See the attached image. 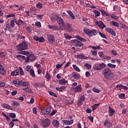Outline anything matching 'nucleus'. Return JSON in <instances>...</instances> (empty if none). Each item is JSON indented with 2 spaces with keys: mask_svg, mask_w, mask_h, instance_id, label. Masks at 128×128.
Here are the masks:
<instances>
[{
  "mask_svg": "<svg viewBox=\"0 0 128 128\" xmlns=\"http://www.w3.org/2000/svg\"><path fill=\"white\" fill-rule=\"evenodd\" d=\"M104 77L107 80H114V75L112 74V70L108 68H106L102 72Z\"/></svg>",
  "mask_w": 128,
  "mask_h": 128,
  "instance_id": "nucleus-1",
  "label": "nucleus"
},
{
  "mask_svg": "<svg viewBox=\"0 0 128 128\" xmlns=\"http://www.w3.org/2000/svg\"><path fill=\"white\" fill-rule=\"evenodd\" d=\"M28 44L26 41L22 42L16 46L17 50H18V52L20 50H28Z\"/></svg>",
  "mask_w": 128,
  "mask_h": 128,
  "instance_id": "nucleus-2",
  "label": "nucleus"
},
{
  "mask_svg": "<svg viewBox=\"0 0 128 128\" xmlns=\"http://www.w3.org/2000/svg\"><path fill=\"white\" fill-rule=\"evenodd\" d=\"M84 32L90 36H96V34L98 31L94 29L90 30L85 28L84 29Z\"/></svg>",
  "mask_w": 128,
  "mask_h": 128,
  "instance_id": "nucleus-3",
  "label": "nucleus"
},
{
  "mask_svg": "<svg viewBox=\"0 0 128 128\" xmlns=\"http://www.w3.org/2000/svg\"><path fill=\"white\" fill-rule=\"evenodd\" d=\"M51 110L50 106H47L44 108V110H41V112L42 114L48 115L50 114Z\"/></svg>",
  "mask_w": 128,
  "mask_h": 128,
  "instance_id": "nucleus-4",
  "label": "nucleus"
},
{
  "mask_svg": "<svg viewBox=\"0 0 128 128\" xmlns=\"http://www.w3.org/2000/svg\"><path fill=\"white\" fill-rule=\"evenodd\" d=\"M36 60V56H34V54H30L29 56H27L26 60V62H28L30 60V62H34Z\"/></svg>",
  "mask_w": 128,
  "mask_h": 128,
  "instance_id": "nucleus-5",
  "label": "nucleus"
},
{
  "mask_svg": "<svg viewBox=\"0 0 128 128\" xmlns=\"http://www.w3.org/2000/svg\"><path fill=\"white\" fill-rule=\"evenodd\" d=\"M55 16L56 18V20H58V24H59L60 26H62L66 27V24L64 23V20H62V18H60L58 15V14L55 15Z\"/></svg>",
  "mask_w": 128,
  "mask_h": 128,
  "instance_id": "nucleus-6",
  "label": "nucleus"
},
{
  "mask_svg": "<svg viewBox=\"0 0 128 128\" xmlns=\"http://www.w3.org/2000/svg\"><path fill=\"white\" fill-rule=\"evenodd\" d=\"M42 124L44 128H46L47 126H49L50 124V120L48 119H46L43 120L42 121Z\"/></svg>",
  "mask_w": 128,
  "mask_h": 128,
  "instance_id": "nucleus-7",
  "label": "nucleus"
},
{
  "mask_svg": "<svg viewBox=\"0 0 128 128\" xmlns=\"http://www.w3.org/2000/svg\"><path fill=\"white\" fill-rule=\"evenodd\" d=\"M106 30L107 32H109L112 36H116V31L114 30V29L110 28H106Z\"/></svg>",
  "mask_w": 128,
  "mask_h": 128,
  "instance_id": "nucleus-8",
  "label": "nucleus"
},
{
  "mask_svg": "<svg viewBox=\"0 0 128 128\" xmlns=\"http://www.w3.org/2000/svg\"><path fill=\"white\" fill-rule=\"evenodd\" d=\"M72 42H73L75 44H74V46H77L78 48H82V46H84V44H82V43L80 42L78 40H72Z\"/></svg>",
  "mask_w": 128,
  "mask_h": 128,
  "instance_id": "nucleus-9",
  "label": "nucleus"
},
{
  "mask_svg": "<svg viewBox=\"0 0 128 128\" xmlns=\"http://www.w3.org/2000/svg\"><path fill=\"white\" fill-rule=\"evenodd\" d=\"M48 40L52 44H54L56 40L54 39V36L52 34H49L48 36Z\"/></svg>",
  "mask_w": 128,
  "mask_h": 128,
  "instance_id": "nucleus-10",
  "label": "nucleus"
},
{
  "mask_svg": "<svg viewBox=\"0 0 128 128\" xmlns=\"http://www.w3.org/2000/svg\"><path fill=\"white\" fill-rule=\"evenodd\" d=\"M104 125L106 128H110L112 126V122H110L108 120H106Z\"/></svg>",
  "mask_w": 128,
  "mask_h": 128,
  "instance_id": "nucleus-11",
  "label": "nucleus"
},
{
  "mask_svg": "<svg viewBox=\"0 0 128 128\" xmlns=\"http://www.w3.org/2000/svg\"><path fill=\"white\" fill-rule=\"evenodd\" d=\"M96 24L98 26L99 28H102V30H103L104 28H106V25L104 24V22H102V21H96Z\"/></svg>",
  "mask_w": 128,
  "mask_h": 128,
  "instance_id": "nucleus-12",
  "label": "nucleus"
},
{
  "mask_svg": "<svg viewBox=\"0 0 128 128\" xmlns=\"http://www.w3.org/2000/svg\"><path fill=\"white\" fill-rule=\"evenodd\" d=\"M74 92H80L82 90V85L79 84L74 88Z\"/></svg>",
  "mask_w": 128,
  "mask_h": 128,
  "instance_id": "nucleus-13",
  "label": "nucleus"
},
{
  "mask_svg": "<svg viewBox=\"0 0 128 128\" xmlns=\"http://www.w3.org/2000/svg\"><path fill=\"white\" fill-rule=\"evenodd\" d=\"M18 74H20V70H14L10 74V76H18Z\"/></svg>",
  "mask_w": 128,
  "mask_h": 128,
  "instance_id": "nucleus-14",
  "label": "nucleus"
},
{
  "mask_svg": "<svg viewBox=\"0 0 128 128\" xmlns=\"http://www.w3.org/2000/svg\"><path fill=\"white\" fill-rule=\"evenodd\" d=\"M72 76L75 80H80V74H76L75 72H72Z\"/></svg>",
  "mask_w": 128,
  "mask_h": 128,
  "instance_id": "nucleus-15",
  "label": "nucleus"
},
{
  "mask_svg": "<svg viewBox=\"0 0 128 128\" xmlns=\"http://www.w3.org/2000/svg\"><path fill=\"white\" fill-rule=\"evenodd\" d=\"M52 124L55 128H58V126L60 125V122L56 120H54L52 122Z\"/></svg>",
  "mask_w": 128,
  "mask_h": 128,
  "instance_id": "nucleus-16",
  "label": "nucleus"
},
{
  "mask_svg": "<svg viewBox=\"0 0 128 128\" xmlns=\"http://www.w3.org/2000/svg\"><path fill=\"white\" fill-rule=\"evenodd\" d=\"M108 113H109V116H112L114 114V108H112L110 106H109V110H108Z\"/></svg>",
  "mask_w": 128,
  "mask_h": 128,
  "instance_id": "nucleus-17",
  "label": "nucleus"
},
{
  "mask_svg": "<svg viewBox=\"0 0 128 128\" xmlns=\"http://www.w3.org/2000/svg\"><path fill=\"white\" fill-rule=\"evenodd\" d=\"M64 122L65 124V126H70L74 124V120H64Z\"/></svg>",
  "mask_w": 128,
  "mask_h": 128,
  "instance_id": "nucleus-18",
  "label": "nucleus"
},
{
  "mask_svg": "<svg viewBox=\"0 0 128 128\" xmlns=\"http://www.w3.org/2000/svg\"><path fill=\"white\" fill-rule=\"evenodd\" d=\"M19 84H20V86H28V84H30L28 82H24V81H20Z\"/></svg>",
  "mask_w": 128,
  "mask_h": 128,
  "instance_id": "nucleus-19",
  "label": "nucleus"
},
{
  "mask_svg": "<svg viewBox=\"0 0 128 128\" xmlns=\"http://www.w3.org/2000/svg\"><path fill=\"white\" fill-rule=\"evenodd\" d=\"M48 28L54 30H58V26L56 25H48Z\"/></svg>",
  "mask_w": 128,
  "mask_h": 128,
  "instance_id": "nucleus-20",
  "label": "nucleus"
},
{
  "mask_svg": "<svg viewBox=\"0 0 128 128\" xmlns=\"http://www.w3.org/2000/svg\"><path fill=\"white\" fill-rule=\"evenodd\" d=\"M66 86H63L60 88H59V87L56 88V90H58V92H64V90H66Z\"/></svg>",
  "mask_w": 128,
  "mask_h": 128,
  "instance_id": "nucleus-21",
  "label": "nucleus"
},
{
  "mask_svg": "<svg viewBox=\"0 0 128 128\" xmlns=\"http://www.w3.org/2000/svg\"><path fill=\"white\" fill-rule=\"evenodd\" d=\"M11 104L13 106H20V102L17 101L12 100L11 102Z\"/></svg>",
  "mask_w": 128,
  "mask_h": 128,
  "instance_id": "nucleus-22",
  "label": "nucleus"
},
{
  "mask_svg": "<svg viewBox=\"0 0 128 128\" xmlns=\"http://www.w3.org/2000/svg\"><path fill=\"white\" fill-rule=\"evenodd\" d=\"M0 74L4 76H6V70H4V68L2 67V66L0 67Z\"/></svg>",
  "mask_w": 128,
  "mask_h": 128,
  "instance_id": "nucleus-23",
  "label": "nucleus"
},
{
  "mask_svg": "<svg viewBox=\"0 0 128 128\" xmlns=\"http://www.w3.org/2000/svg\"><path fill=\"white\" fill-rule=\"evenodd\" d=\"M58 84H68V81L66 80V79L63 78L62 80H59Z\"/></svg>",
  "mask_w": 128,
  "mask_h": 128,
  "instance_id": "nucleus-24",
  "label": "nucleus"
},
{
  "mask_svg": "<svg viewBox=\"0 0 128 128\" xmlns=\"http://www.w3.org/2000/svg\"><path fill=\"white\" fill-rule=\"evenodd\" d=\"M106 64L102 62V64H99V68H100V70H104V68H106Z\"/></svg>",
  "mask_w": 128,
  "mask_h": 128,
  "instance_id": "nucleus-25",
  "label": "nucleus"
},
{
  "mask_svg": "<svg viewBox=\"0 0 128 128\" xmlns=\"http://www.w3.org/2000/svg\"><path fill=\"white\" fill-rule=\"evenodd\" d=\"M77 58L80 60H82V58H84V60H86V58H88V57L84 56V54L77 55Z\"/></svg>",
  "mask_w": 128,
  "mask_h": 128,
  "instance_id": "nucleus-26",
  "label": "nucleus"
},
{
  "mask_svg": "<svg viewBox=\"0 0 128 128\" xmlns=\"http://www.w3.org/2000/svg\"><path fill=\"white\" fill-rule=\"evenodd\" d=\"M68 14H70L72 20H74V18H76V16H74V13H72V11L68 10Z\"/></svg>",
  "mask_w": 128,
  "mask_h": 128,
  "instance_id": "nucleus-27",
  "label": "nucleus"
},
{
  "mask_svg": "<svg viewBox=\"0 0 128 128\" xmlns=\"http://www.w3.org/2000/svg\"><path fill=\"white\" fill-rule=\"evenodd\" d=\"M93 68L95 70H100V64H95Z\"/></svg>",
  "mask_w": 128,
  "mask_h": 128,
  "instance_id": "nucleus-28",
  "label": "nucleus"
},
{
  "mask_svg": "<svg viewBox=\"0 0 128 128\" xmlns=\"http://www.w3.org/2000/svg\"><path fill=\"white\" fill-rule=\"evenodd\" d=\"M94 12L95 14V18H98V16H100V12L98 10H94Z\"/></svg>",
  "mask_w": 128,
  "mask_h": 128,
  "instance_id": "nucleus-29",
  "label": "nucleus"
},
{
  "mask_svg": "<svg viewBox=\"0 0 128 128\" xmlns=\"http://www.w3.org/2000/svg\"><path fill=\"white\" fill-rule=\"evenodd\" d=\"M100 12H102V16H110V14L106 12L104 10H101Z\"/></svg>",
  "mask_w": 128,
  "mask_h": 128,
  "instance_id": "nucleus-30",
  "label": "nucleus"
},
{
  "mask_svg": "<svg viewBox=\"0 0 128 128\" xmlns=\"http://www.w3.org/2000/svg\"><path fill=\"white\" fill-rule=\"evenodd\" d=\"M76 38H78V40H80V42H86V40L80 37V36H76Z\"/></svg>",
  "mask_w": 128,
  "mask_h": 128,
  "instance_id": "nucleus-31",
  "label": "nucleus"
},
{
  "mask_svg": "<svg viewBox=\"0 0 128 128\" xmlns=\"http://www.w3.org/2000/svg\"><path fill=\"white\" fill-rule=\"evenodd\" d=\"M24 92H29L30 94H32V89L28 88H25L23 89Z\"/></svg>",
  "mask_w": 128,
  "mask_h": 128,
  "instance_id": "nucleus-32",
  "label": "nucleus"
},
{
  "mask_svg": "<svg viewBox=\"0 0 128 128\" xmlns=\"http://www.w3.org/2000/svg\"><path fill=\"white\" fill-rule=\"evenodd\" d=\"M5 56H6V52H0V58H3Z\"/></svg>",
  "mask_w": 128,
  "mask_h": 128,
  "instance_id": "nucleus-33",
  "label": "nucleus"
},
{
  "mask_svg": "<svg viewBox=\"0 0 128 128\" xmlns=\"http://www.w3.org/2000/svg\"><path fill=\"white\" fill-rule=\"evenodd\" d=\"M90 52L93 56H97L98 54V50H94V49L92 50Z\"/></svg>",
  "mask_w": 128,
  "mask_h": 128,
  "instance_id": "nucleus-34",
  "label": "nucleus"
},
{
  "mask_svg": "<svg viewBox=\"0 0 128 128\" xmlns=\"http://www.w3.org/2000/svg\"><path fill=\"white\" fill-rule=\"evenodd\" d=\"M30 76H32V78H34L36 76V74H34V70L31 69L29 72Z\"/></svg>",
  "mask_w": 128,
  "mask_h": 128,
  "instance_id": "nucleus-35",
  "label": "nucleus"
},
{
  "mask_svg": "<svg viewBox=\"0 0 128 128\" xmlns=\"http://www.w3.org/2000/svg\"><path fill=\"white\" fill-rule=\"evenodd\" d=\"M20 54H24L25 56H28L30 54V52L26 51H22L19 52Z\"/></svg>",
  "mask_w": 128,
  "mask_h": 128,
  "instance_id": "nucleus-36",
  "label": "nucleus"
},
{
  "mask_svg": "<svg viewBox=\"0 0 128 128\" xmlns=\"http://www.w3.org/2000/svg\"><path fill=\"white\" fill-rule=\"evenodd\" d=\"M13 84H15L16 86H20V81L18 80H14Z\"/></svg>",
  "mask_w": 128,
  "mask_h": 128,
  "instance_id": "nucleus-37",
  "label": "nucleus"
},
{
  "mask_svg": "<svg viewBox=\"0 0 128 128\" xmlns=\"http://www.w3.org/2000/svg\"><path fill=\"white\" fill-rule=\"evenodd\" d=\"M72 66H73L74 70H76L78 72H80V68H78V67L76 65L73 64Z\"/></svg>",
  "mask_w": 128,
  "mask_h": 128,
  "instance_id": "nucleus-38",
  "label": "nucleus"
},
{
  "mask_svg": "<svg viewBox=\"0 0 128 128\" xmlns=\"http://www.w3.org/2000/svg\"><path fill=\"white\" fill-rule=\"evenodd\" d=\"M36 6L37 8H39L40 10V8H42V4L39 2L37 4Z\"/></svg>",
  "mask_w": 128,
  "mask_h": 128,
  "instance_id": "nucleus-39",
  "label": "nucleus"
},
{
  "mask_svg": "<svg viewBox=\"0 0 128 128\" xmlns=\"http://www.w3.org/2000/svg\"><path fill=\"white\" fill-rule=\"evenodd\" d=\"M2 106L4 108H8V110H10V106L8 105V104H4Z\"/></svg>",
  "mask_w": 128,
  "mask_h": 128,
  "instance_id": "nucleus-40",
  "label": "nucleus"
},
{
  "mask_svg": "<svg viewBox=\"0 0 128 128\" xmlns=\"http://www.w3.org/2000/svg\"><path fill=\"white\" fill-rule=\"evenodd\" d=\"M112 26H116V28H118V26H120V24H118V22H116L114 21H112Z\"/></svg>",
  "mask_w": 128,
  "mask_h": 128,
  "instance_id": "nucleus-41",
  "label": "nucleus"
},
{
  "mask_svg": "<svg viewBox=\"0 0 128 128\" xmlns=\"http://www.w3.org/2000/svg\"><path fill=\"white\" fill-rule=\"evenodd\" d=\"M89 48H92V50H100V46H89Z\"/></svg>",
  "mask_w": 128,
  "mask_h": 128,
  "instance_id": "nucleus-42",
  "label": "nucleus"
},
{
  "mask_svg": "<svg viewBox=\"0 0 128 128\" xmlns=\"http://www.w3.org/2000/svg\"><path fill=\"white\" fill-rule=\"evenodd\" d=\"M16 58H22V60H26V56L20 54L16 55Z\"/></svg>",
  "mask_w": 128,
  "mask_h": 128,
  "instance_id": "nucleus-43",
  "label": "nucleus"
},
{
  "mask_svg": "<svg viewBox=\"0 0 128 128\" xmlns=\"http://www.w3.org/2000/svg\"><path fill=\"white\" fill-rule=\"evenodd\" d=\"M16 36H17V38H18L19 40H22V38H26V36H22L20 34H16Z\"/></svg>",
  "mask_w": 128,
  "mask_h": 128,
  "instance_id": "nucleus-44",
  "label": "nucleus"
},
{
  "mask_svg": "<svg viewBox=\"0 0 128 128\" xmlns=\"http://www.w3.org/2000/svg\"><path fill=\"white\" fill-rule=\"evenodd\" d=\"M107 66H108V68H115L116 66V64H113L110 63L108 64Z\"/></svg>",
  "mask_w": 128,
  "mask_h": 128,
  "instance_id": "nucleus-45",
  "label": "nucleus"
},
{
  "mask_svg": "<svg viewBox=\"0 0 128 128\" xmlns=\"http://www.w3.org/2000/svg\"><path fill=\"white\" fill-rule=\"evenodd\" d=\"M49 94H50V96H54V98H58V95H56V93H54L52 91H50Z\"/></svg>",
  "mask_w": 128,
  "mask_h": 128,
  "instance_id": "nucleus-46",
  "label": "nucleus"
},
{
  "mask_svg": "<svg viewBox=\"0 0 128 128\" xmlns=\"http://www.w3.org/2000/svg\"><path fill=\"white\" fill-rule=\"evenodd\" d=\"M26 30L29 34H32V29L30 27H26Z\"/></svg>",
  "mask_w": 128,
  "mask_h": 128,
  "instance_id": "nucleus-47",
  "label": "nucleus"
},
{
  "mask_svg": "<svg viewBox=\"0 0 128 128\" xmlns=\"http://www.w3.org/2000/svg\"><path fill=\"white\" fill-rule=\"evenodd\" d=\"M61 16H62L63 18L64 17V16H65L66 18H70V16L66 14L65 12H62V13H61Z\"/></svg>",
  "mask_w": 128,
  "mask_h": 128,
  "instance_id": "nucleus-48",
  "label": "nucleus"
},
{
  "mask_svg": "<svg viewBox=\"0 0 128 128\" xmlns=\"http://www.w3.org/2000/svg\"><path fill=\"white\" fill-rule=\"evenodd\" d=\"M103 58H104V60H108L112 58V57H110V56H108L106 55H104L103 56Z\"/></svg>",
  "mask_w": 128,
  "mask_h": 128,
  "instance_id": "nucleus-49",
  "label": "nucleus"
},
{
  "mask_svg": "<svg viewBox=\"0 0 128 128\" xmlns=\"http://www.w3.org/2000/svg\"><path fill=\"white\" fill-rule=\"evenodd\" d=\"M19 70L21 76H24V70H22V67H19Z\"/></svg>",
  "mask_w": 128,
  "mask_h": 128,
  "instance_id": "nucleus-50",
  "label": "nucleus"
},
{
  "mask_svg": "<svg viewBox=\"0 0 128 128\" xmlns=\"http://www.w3.org/2000/svg\"><path fill=\"white\" fill-rule=\"evenodd\" d=\"M46 78L47 80H50V73H48V71L46 72Z\"/></svg>",
  "mask_w": 128,
  "mask_h": 128,
  "instance_id": "nucleus-51",
  "label": "nucleus"
},
{
  "mask_svg": "<svg viewBox=\"0 0 128 128\" xmlns=\"http://www.w3.org/2000/svg\"><path fill=\"white\" fill-rule=\"evenodd\" d=\"M10 26L11 28H14V26H15L14 20H12L10 21Z\"/></svg>",
  "mask_w": 128,
  "mask_h": 128,
  "instance_id": "nucleus-52",
  "label": "nucleus"
},
{
  "mask_svg": "<svg viewBox=\"0 0 128 128\" xmlns=\"http://www.w3.org/2000/svg\"><path fill=\"white\" fill-rule=\"evenodd\" d=\"M64 38H66L67 40H70V38H72V36L66 34H64Z\"/></svg>",
  "mask_w": 128,
  "mask_h": 128,
  "instance_id": "nucleus-53",
  "label": "nucleus"
},
{
  "mask_svg": "<svg viewBox=\"0 0 128 128\" xmlns=\"http://www.w3.org/2000/svg\"><path fill=\"white\" fill-rule=\"evenodd\" d=\"M38 42H44V37L39 38L38 39Z\"/></svg>",
  "mask_w": 128,
  "mask_h": 128,
  "instance_id": "nucleus-54",
  "label": "nucleus"
},
{
  "mask_svg": "<svg viewBox=\"0 0 128 128\" xmlns=\"http://www.w3.org/2000/svg\"><path fill=\"white\" fill-rule=\"evenodd\" d=\"M99 34L103 38H106V34H104V33H102V32H99Z\"/></svg>",
  "mask_w": 128,
  "mask_h": 128,
  "instance_id": "nucleus-55",
  "label": "nucleus"
},
{
  "mask_svg": "<svg viewBox=\"0 0 128 128\" xmlns=\"http://www.w3.org/2000/svg\"><path fill=\"white\" fill-rule=\"evenodd\" d=\"M92 90L94 92H96L97 94H100V91L96 88H93Z\"/></svg>",
  "mask_w": 128,
  "mask_h": 128,
  "instance_id": "nucleus-56",
  "label": "nucleus"
},
{
  "mask_svg": "<svg viewBox=\"0 0 128 128\" xmlns=\"http://www.w3.org/2000/svg\"><path fill=\"white\" fill-rule=\"evenodd\" d=\"M84 67L86 68H92V65H90L88 63H86L84 64Z\"/></svg>",
  "mask_w": 128,
  "mask_h": 128,
  "instance_id": "nucleus-57",
  "label": "nucleus"
},
{
  "mask_svg": "<svg viewBox=\"0 0 128 128\" xmlns=\"http://www.w3.org/2000/svg\"><path fill=\"white\" fill-rule=\"evenodd\" d=\"M43 16H44V14H40V15H37L36 18L38 20H42Z\"/></svg>",
  "mask_w": 128,
  "mask_h": 128,
  "instance_id": "nucleus-58",
  "label": "nucleus"
},
{
  "mask_svg": "<svg viewBox=\"0 0 128 128\" xmlns=\"http://www.w3.org/2000/svg\"><path fill=\"white\" fill-rule=\"evenodd\" d=\"M100 106V104H94V106H92V110H96L98 106Z\"/></svg>",
  "mask_w": 128,
  "mask_h": 128,
  "instance_id": "nucleus-59",
  "label": "nucleus"
},
{
  "mask_svg": "<svg viewBox=\"0 0 128 128\" xmlns=\"http://www.w3.org/2000/svg\"><path fill=\"white\" fill-rule=\"evenodd\" d=\"M124 96H126L124 94H118V97L120 98H124Z\"/></svg>",
  "mask_w": 128,
  "mask_h": 128,
  "instance_id": "nucleus-60",
  "label": "nucleus"
},
{
  "mask_svg": "<svg viewBox=\"0 0 128 128\" xmlns=\"http://www.w3.org/2000/svg\"><path fill=\"white\" fill-rule=\"evenodd\" d=\"M30 68H32V66L30 65H28L26 67V72H30Z\"/></svg>",
  "mask_w": 128,
  "mask_h": 128,
  "instance_id": "nucleus-61",
  "label": "nucleus"
},
{
  "mask_svg": "<svg viewBox=\"0 0 128 128\" xmlns=\"http://www.w3.org/2000/svg\"><path fill=\"white\" fill-rule=\"evenodd\" d=\"M34 86L36 88H40V87L42 86V84H40V83H35Z\"/></svg>",
  "mask_w": 128,
  "mask_h": 128,
  "instance_id": "nucleus-62",
  "label": "nucleus"
},
{
  "mask_svg": "<svg viewBox=\"0 0 128 128\" xmlns=\"http://www.w3.org/2000/svg\"><path fill=\"white\" fill-rule=\"evenodd\" d=\"M10 118H16V114L10 113Z\"/></svg>",
  "mask_w": 128,
  "mask_h": 128,
  "instance_id": "nucleus-63",
  "label": "nucleus"
},
{
  "mask_svg": "<svg viewBox=\"0 0 128 128\" xmlns=\"http://www.w3.org/2000/svg\"><path fill=\"white\" fill-rule=\"evenodd\" d=\"M111 53L114 56H116L118 54V53H116V50H112L111 51Z\"/></svg>",
  "mask_w": 128,
  "mask_h": 128,
  "instance_id": "nucleus-64",
  "label": "nucleus"
}]
</instances>
